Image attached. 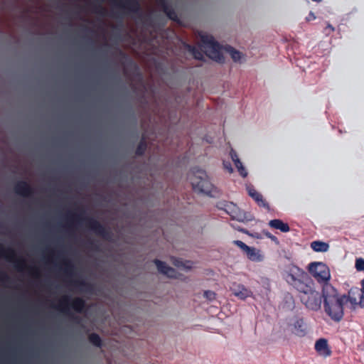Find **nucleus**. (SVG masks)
<instances>
[{"label":"nucleus","mask_w":364,"mask_h":364,"mask_svg":"<svg viewBox=\"0 0 364 364\" xmlns=\"http://www.w3.org/2000/svg\"><path fill=\"white\" fill-rule=\"evenodd\" d=\"M283 277L287 284L298 293L301 303L306 309L318 311L323 298L326 314L334 321L342 320L344 315L343 305L347 302L346 295H339L337 289L331 284L323 286L322 293L320 294L309 273L293 264L286 267Z\"/></svg>","instance_id":"obj_1"},{"label":"nucleus","mask_w":364,"mask_h":364,"mask_svg":"<svg viewBox=\"0 0 364 364\" xmlns=\"http://www.w3.org/2000/svg\"><path fill=\"white\" fill-rule=\"evenodd\" d=\"M79 213H69L67 215L65 227L68 229L73 228L75 223H84L89 230L93 231L96 235L101 236L105 240H109L112 233L110 230L105 225L101 224L97 220L90 217H83L85 210H80Z\"/></svg>","instance_id":"obj_2"},{"label":"nucleus","mask_w":364,"mask_h":364,"mask_svg":"<svg viewBox=\"0 0 364 364\" xmlns=\"http://www.w3.org/2000/svg\"><path fill=\"white\" fill-rule=\"evenodd\" d=\"M55 308L67 314L74 323L80 325L82 318L70 313V309H73L77 313H83L86 311L87 306L85 301L81 297L71 299L68 296H63Z\"/></svg>","instance_id":"obj_3"},{"label":"nucleus","mask_w":364,"mask_h":364,"mask_svg":"<svg viewBox=\"0 0 364 364\" xmlns=\"http://www.w3.org/2000/svg\"><path fill=\"white\" fill-rule=\"evenodd\" d=\"M193 176L190 178L193 189L207 196H213L214 186L210 181L205 171L195 167L192 170Z\"/></svg>","instance_id":"obj_4"},{"label":"nucleus","mask_w":364,"mask_h":364,"mask_svg":"<svg viewBox=\"0 0 364 364\" xmlns=\"http://www.w3.org/2000/svg\"><path fill=\"white\" fill-rule=\"evenodd\" d=\"M201 42L204 53L209 58L220 63H224L225 58L221 52V46L212 36H202Z\"/></svg>","instance_id":"obj_5"},{"label":"nucleus","mask_w":364,"mask_h":364,"mask_svg":"<svg viewBox=\"0 0 364 364\" xmlns=\"http://www.w3.org/2000/svg\"><path fill=\"white\" fill-rule=\"evenodd\" d=\"M308 270L318 283L323 284L322 287L326 284H330V269L326 264L320 262H311L308 265Z\"/></svg>","instance_id":"obj_6"},{"label":"nucleus","mask_w":364,"mask_h":364,"mask_svg":"<svg viewBox=\"0 0 364 364\" xmlns=\"http://www.w3.org/2000/svg\"><path fill=\"white\" fill-rule=\"evenodd\" d=\"M0 257L14 263L16 269L18 272L23 271L26 267V260L22 257H17L15 250L11 247L5 248L0 243Z\"/></svg>","instance_id":"obj_7"},{"label":"nucleus","mask_w":364,"mask_h":364,"mask_svg":"<svg viewBox=\"0 0 364 364\" xmlns=\"http://www.w3.org/2000/svg\"><path fill=\"white\" fill-rule=\"evenodd\" d=\"M114 2L119 7L127 11L128 14L136 15L141 14V6L138 0H114Z\"/></svg>","instance_id":"obj_8"},{"label":"nucleus","mask_w":364,"mask_h":364,"mask_svg":"<svg viewBox=\"0 0 364 364\" xmlns=\"http://www.w3.org/2000/svg\"><path fill=\"white\" fill-rule=\"evenodd\" d=\"M14 192L23 197H32L34 188L26 181H18L14 187Z\"/></svg>","instance_id":"obj_9"},{"label":"nucleus","mask_w":364,"mask_h":364,"mask_svg":"<svg viewBox=\"0 0 364 364\" xmlns=\"http://www.w3.org/2000/svg\"><path fill=\"white\" fill-rule=\"evenodd\" d=\"M154 262L156 265L157 269L160 273L169 278H177L178 272L173 267L168 266L166 262L158 259H155Z\"/></svg>","instance_id":"obj_10"},{"label":"nucleus","mask_w":364,"mask_h":364,"mask_svg":"<svg viewBox=\"0 0 364 364\" xmlns=\"http://www.w3.org/2000/svg\"><path fill=\"white\" fill-rule=\"evenodd\" d=\"M316 351L322 356L328 357L331 355L332 351L328 346V341L326 338H319L315 343Z\"/></svg>","instance_id":"obj_11"},{"label":"nucleus","mask_w":364,"mask_h":364,"mask_svg":"<svg viewBox=\"0 0 364 364\" xmlns=\"http://www.w3.org/2000/svg\"><path fill=\"white\" fill-rule=\"evenodd\" d=\"M233 294L240 299H245L246 298L251 296L252 292L250 290L247 289L244 285L239 284H233L230 287Z\"/></svg>","instance_id":"obj_12"},{"label":"nucleus","mask_w":364,"mask_h":364,"mask_svg":"<svg viewBox=\"0 0 364 364\" xmlns=\"http://www.w3.org/2000/svg\"><path fill=\"white\" fill-rule=\"evenodd\" d=\"M159 5L169 19L174 21L178 20V15L176 12L166 0H159Z\"/></svg>","instance_id":"obj_13"},{"label":"nucleus","mask_w":364,"mask_h":364,"mask_svg":"<svg viewBox=\"0 0 364 364\" xmlns=\"http://www.w3.org/2000/svg\"><path fill=\"white\" fill-rule=\"evenodd\" d=\"M248 193L258 204L259 206L263 207L267 210H269V205L268 203L263 199V196L261 193L257 192L254 188H249Z\"/></svg>","instance_id":"obj_14"},{"label":"nucleus","mask_w":364,"mask_h":364,"mask_svg":"<svg viewBox=\"0 0 364 364\" xmlns=\"http://www.w3.org/2000/svg\"><path fill=\"white\" fill-rule=\"evenodd\" d=\"M183 46L190 53L193 55L195 59L199 60H204V53L200 48H198L194 46H191L186 43L183 44Z\"/></svg>","instance_id":"obj_15"},{"label":"nucleus","mask_w":364,"mask_h":364,"mask_svg":"<svg viewBox=\"0 0 364 364\" xmlns=\"http://www.w3.org/2000/svg\"><path fill=\"white\" fill-rule=\"evenodd\" d=\"M269 225L274 229L279 230L282 232H288L290 230L289 225L280 219L271 220L269 222Z\"/></svg>","instance_id":"obj_16"},{"label":"nucleus","mask_w":364,"mask_h":364,"mask_svg":"<svg viewBox=\"0 0 364 364\" xmlns=\"http://www.w3.org/2000/svg\"><path fill=\"white\" fill-rule=\"evenodd\" d=\"M294 333L299 336H304L306 333V324L303 318H298L294 324Z\"/></svg>","instance_id":"obj_17"},{"label":"nucleus","mask_w":364,"mask_h":364,"mask_svg":"<svg viewBox=\"0 0 364 364\" xmlns=\"http://www.w3.org/2000/svg\"><path fill=\"white\" fill-rule=\"evenodd\" d=\"M72 284L83 291L91 292L93 289V285L83 279L74 280Z\"/></svg>","instance_id":"obj_18"},{"label":"nucleus","mask_w":364,"mask_h":364,"mask_svg":"<svg viewBox=\"0 0 364 364\" xmlns=\"http://www.w3.org/2000/svg\"><path fill=\"white\" fill-rule=\"evenodd\" d=\"M245 254L249 259L254 262H260L262 260V256L255 247H249L245 251Z\"/></svg>","instance_id":"obj_19"},{"label":"nucleus","mask_w":364,"mask_h":364,"mask_svg":"<svg viewBox=\"0 0 364 364\" xmlns=\"http://www.w3.org/2000/svg\"><path fill=\"white\" fill-rule=\"evenodd\" d=\"M311 247L315 252H325L329 249L328 243L319 240L314 241L311 243Z\"/></svg>","instance_id":"obj_20"},{"label":"nucleus","mask_w":364,"mask_h":364,"mask_svg":"<svg viewBox=\"0 0 364 364\" xmlns=\"http://www.w3.org/2000/svg\"><path fill=\"white\" fill-rule=\"evenodd\" d=\"M230 215L233 219H235L240 222H247L251 220L250 218H247L245 213H240L237 207H234V210H232Z\"/></svg>","instance_id":"obj_21"},{"label":"nucleus","mask_w":364,"mask_h":364,"mask_svg":"<svg viewBox=\"0 0 364 364\" xmlns=\"http://www.w3.org/2000/svg\"><path fill=\"white\" fill-rule=\"evenodd\" d=\"M147 144L145 137L143 136L135 150V154L138 156H143L146 150Z\"/></svg>","instance_id":"obj_22"},{"label":"nucleus","mask_w":364,"mask_h":364,"mask_svg":"<svg viewBox=\"0 0 364 364\" xmlns=\"http://www.w3.org/2000/svg\"><path fill=\"white\" fill-rule=\"evenodd\" d=\"M355 294H359V289L358 288L350 289L348 291V295L346 296L347 301H349L352 305L359 304V302L357 301Z\"/></svg>","instance_id":"obj_23"},{"label":"nucleus","mask_w":364,"mask_h":364,"mask_svg":"<svg viewBox=\"0 0 364 364\" xmlns=\"http://www.w3.org/2000/svg\"><path fill=\"white\" fill-rule=\"evenodd\" d=\"M89 341L95 346L101 348L102 346V341L100 336L96 333H92L88 336Z\"/></svg>","instance_id":"obj_24"},{"label":"nucleus","mask_w":364,"mask_h":364,"mask_svg":"<svg viewBox=\"0 0 364 364\" xmlns=\"http://www.w3.org/2000/svg\"><path fill=\"white\" fill-rule=\"evenodd\" d=\"M225 50L230 54L231 58L235 62H237L241 58V53L232 47L228 46L225 48Z\"/></svg>","instance_id":"obj_25"},{"label":"nucleus","mask_w":364,"mask_h":364,"mask_svg":"<svg viewBox=\"0 0 364 364\" xmlns=\"http://www.w3.org/2000/svg\"><path fill=\"white\" fill-rule=\"evenodd\" d=\"M173 264L177 267H182L184 269L191 268V263L190 261L183 262L182 259L178 258H173Z\"/></svg>","instance_id":"obj_26"},{"label":"nucleus","mask_w":364,"mask_h":364,"mask_svg":"<svg viewBox=\"0 0 364 364\" xmlns=\"http://www.w3.org/2000/svg\"><path fill=\"white\" fill-rule=\"evenodd\" d=\"M92 12L94 14L100 15L102 16H105L107 15L106 9L100 4H92Z\"/></svg>","instance_id":"obj_27"},{"label":"nucleus","mask_w":364,"mask_h":364,"mask_svg":"<svg viewBox=\"0 0 364 364\" xmlns=\"http://www.w3.org/2000/svg\"><path fill=\"white\" fill-rule=\"evenodd\" d=\"M119 55L124 60H127L128 65L130 66H133L135 69H138L137 65L129 58L128 55L123 52L122 50L117 48Z\"/></svg>","instance_id":"obj_28"},{"label":"nucleus","mask_w":364,"mask_h":364,"mask_svg":"<svg viewBox=\"0 0 364 364\" xmlns=\"http://www.w3.org/2000/svg\"><path fill=\"white\" fill-rule=\"evenodd\" d=\"M63 264L65 267L64 268V271L66 274H71L73 269H74V265L71 262L70 260L68 259H64L63 260Z\"/></svg>","instance_id":"obj_29"},{"label":"nucleus","mask_w":364,"mask_h":364,"mask_svg":"<svg viewBox=\"0 0 364 364\" xmlns=\"http://www.w3.org/2000/svg\"><path fill=\"white\" fill-rule=\"evenodd\" d=\"M235 164V167L237 168L240 174L242 176V177H246L247 175V171L245 170V168H244L242 162L240 161V159L238 160H235V161L234 162Z\"/></svg>","instance_id":"obj_30"},{"label":"nucleus","mask_w":364,"mask_h":364,"mask_svg":"<svg viewBox=\"0 0 364 364\" xmlns=\"http://www.w3.org/2000/svg\"><path fill=\"white\" fill-rule=\"evenodd\" d=\"M355 268L358 271H364V259H356Z\"/></svg>","instance_id":"obj_31"},{"label":"nucleus","mask_w":364,"mask_h":364,"mask_svg":"<svg viewBox=\"0 0 364 364\" xmlns=\"http://www.w3.org/2000/svg\"><path fill=\"white\" fill-rule=\"evenodd\" d=\"M215 295L216 294L214 291L210 290L205 291L203 294L204 297H205L209 301L214 300L215 299Z\"/></svg>","instance_id":"obj_32"},{"label":"nucleus","mask_w":364,"mask_h":364,"mask_svg":"<svg viewBox=\"0 0 364 364\" xmlns=\"http://www.w3.org/2000/svg\"><path fill=\"white\" fill-rule=\"evenodd\" d=\"M233 243L236 245L238 247H240L242 250H243L245 252L249 247V246H247L241 240H234Z\"/></svg>","instance_id":"obj_33"},{"label":"nucleus","mask_w":364,"mask_h":364,"mask_svg":"<svg viewBox=\"0 0 364 364\" xmlns=\"http://www.w3.org/2000/svg\"><path fill=\"white\" fill-rule=\"evenodd\" d=\"M10 281V277L5 272H0V282L3 283H9Z\"/></svg>","instance_id":"obj_34"},{"label":"nucleus","mask_w":364,"mask_h":364,"mask_svg":"<svg viewBox=\"0 0 364 364\" xmlns=\"http://www.w3.org/2000/svg\"><path fill=\"white\" fill-rule=\"evenodd\" d=\"M29 272L36 278H38L40 277L39 270L37 267H29Z\"/></svg>","instance_id":"obj_35"},{"label":"nucleus","mask_w":364,"mask_h":364,"mask_svg":"<svg viewBox=\"0 0 364 364\" xmlns=\"http://www.w3.org/2000/svg\"><path fill=\"white\" fill-rule=\"evenodd\" d=\"M87 247L89 248H91V249H93V250H97V245L95 244V242L92 240H89L87 242Z\"/></svg>","instance_id":"obj_36"},{"label":"nucleus","mask_w":364,"mask_h":364,"mask_svg":"<svg viewBox=\"0 0 364 364\" xmlns=\"http://www.w3.org/2000/svg\"><path fill=\"white\" fill-rule=\"evenodd\" d=\"M230 156H231V159L233 161V162H235V160H238L239 159L237 153L233 149H232L230 151Z\"/></svg>","instance_id":"obj_37"},{"label":"nucleus","mask_w":364,"mask_h":364,"mask_svg":"<svg viewBox=\"0 0 364 364\" xmlns=\"http://www.w3.org/2000/svg\"><path fill=\"white\" fill-rule=\"evenodd\" d=\"M316 18V16L313 12H310L309 14V16L306 17V21H310L311 20H314Z\"/></svg>","instance_id":"obj_38"},{"label":"nucleus","mask_w":364,"mask_h":364,"mask_svg":"<svg viewBox=\"0 0 364 364\" xmlns=\"http://www.w3.org/2000/svg\"><path fill=\"white\" fill-rule=\"evenodd\" d=\"M359 305L361 307H364V295H360V296Z\"/></svg>","instance_id":"obj_39"},{"label":"nucleus","mask_w":364,"mask_h":364,"mask_svg":"<svg viewBox=\"0 0 364 364\" xmlns=\"http://www.w3.org/2000/svg\"><path fill=\"white\" fill-rule=\"evenodd\" d=\"M326 29H329L330 31H334V28L331 25V24H328Z\"/></svg>","instance_id":"obj_40"},{"label":"nucleus","mask_w":364,"mask_h":364,"mask_svg":"<svg viewBox=\"0 0 364 364\" xmlns=\"http://www.w3.org/2000/svg\"><path fill=\"white\" fill-rule=\"evenodd\" d=\"M361 291L363 293L362 295H364V279L361 281Z\"/></svg>","instance_id":"obj_41"},{"label":"nucleus","mask_w":364,"mask_h":364,"mask_svg":"<svg viewBox=\"0 0 364 364\" xmlns=\"http://www.w3.org/2000/svg\"><path fill=\"white\" fill-rule=\"evenodd\" d=\"M268 237H269L272 240H274V241L277 240V238L275 236H273V235H269Z\"/></svg>","instance_id":"obj_42"}]
</instances>
